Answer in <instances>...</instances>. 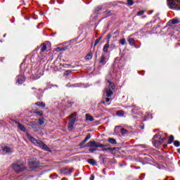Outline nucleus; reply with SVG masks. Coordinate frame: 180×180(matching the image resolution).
I'll return each mask as SVG.
<instances>
[{
	"instance_id": "obj_4",
	"label": "nucleus",
	"mask_w": 180,
	"mask_h": 180,
	"mask_svg": "<svg viewBox=\"0 0 180 180\" xmlns=\"http://www.w3.org/2000/svg\"><path fill=\"white\" fill-rule=\"evenodd\" d=\"M13 169L17 174H20V172H23V171H26V167L22 162H16L13 165Z\"/></svg>"
},
{
	"instance_id": "obj_38",
	"label": "nucleus",
	"mask_w": 180,
	"mask_h": 180,
	"mask_svg": "<svg viewBox=\"0 0 180 180\" xmlns=\"http://www.w3.org/2000/svg\"><path fill=\"white\" fill-rule=\"evenodd\" d=\"M39 123L40 126H41V124H44V120H43V119H39Z\"/></svg>"
},
{
	"instance_id": "obj_10",
	"label": "nucleus",
	"mask_w": 180,
	"mask_h": 180,
	"mask_svg": "<svg viewBox=\"0 0 180 180\" xmlns=\"http://www.w3.org/2000/svg\"><path fill=\"white\" fill-rule=\"evenodd\" d=\"M25 80V76H23L22 75H20L17 76L16 84H18V85H22V84L24 83Z\"/></svg>"
},
{
	"instance_id": "obj_18",
	"label": "nucleus",
	"mask_w": 180,
	"mask_h": 180,
	"mask_svg": "<svg viewBox=\"0 0 180 180\" xmlns=\"http://www.w3.org/2000/svg\"><path fill=\"white\" fill-rule=\"evenodd\" d=\"M121 134L124 137L127 134H129V131L124 128L121 129Z\"/></svg>"
},
{
	"instance_id": "obj_28",
	"label": "nucleus",
	"mask_w": 180,
	"mask_h": 180,
	"mask_svg": "<svg viewBox=\"0 0 180 180\" xmlns=\"http://www.w3.org/2000/svg\"><path fill=\"white\" fill-rule=\"evenodd\" d=\"M128 41H129V44L131 46H133V44H134V43H136V41H135L134 39H133V38H129V39H128Z\"/></svg>"
},
{
	"instance_id": "obj_36",
	"label": "nucleus",
	"mask_w": 180,
	"mask_h": 180,
	"mask_svg": "<svg viewBox=\"0 0 180 180\" xmlns=\"http://www.w3.org/2000/svg\"><path fill=\"white\" fill-rule=\"evenodd\" d=\"M96 150H98V148H89V153H95V151H96Z\"/></svg>"
},
{
	"instance_id": "obj_5",
	"label": "nucleus",
	"mask_w": 180,
	"mask_h": 180,
	"mask_svg": "<svg viewBox=\"0 0 180 180\" xmlns=\"http://www.w3.org/2000/svg\"><path fill=\"white\" fill-rule=\"evenodd\" d=\"M77 122V115L75 113L72 114L69 117V122L68 124V129L69 131L74 129V124H75V122Z\"/></svg>"
},
{
	"instance_id": "obj_42",
	"label": "nucleus",
	"mask_w": 180,
	"mask_h": 180,
	"mask_svg": "<svg viewBox=\"0 0 180 180\" xmlns=\"http://www.w3.org/2000/svg\"><path fill=\"white\" fill-rule=\"evenodd\" d=\"M119 129H120V127H119V126L115 127V133H116V131H117V130H119Z\"/></svg>"
},
{
	"instance_id": "obj_35",
	"label": "nucleus",
	"mask_w": 180,
	"mask_h": 180,
	"mask_svg": "<svg viewBox=\"0 0 180 180\" xmlns=\"http://www.w3.org/2000/svg\"><path fill=\"white\" fill-rule=\"evenodd\" d=\"M102 151H112V148H104L101 149Z\"/></svg>"
},
{
	"instance_id": "obj_24",
	"label": "nucleus",
	"mask_w": 180,
	"mask_h": 180,
	"mask_svg": "<svg viewBox=\"0 0 180 180\" xmlns=\"http://www.w3.org/2000/svg\"><path fill=\"white\" fill-rule=\"evenodd\" d=\"M88 162L89 164H91V165H96V160L94 159H89Z\"/></svg>"
},
{
	"instance_id": "obj_37",
	"label": "nucleus",
	"mask_w": 180,
	"mask_h": 180,
	"mask_svg": "<svg viewBox=\"0 0 180 180\" xmlns=\"http://www.w3.org/2000/svg\"><path fill=\"white\" fill-rule=\"evenodd\" d=\"M96 11H97V13H99V11H102V6L96 8Z\"/></svg>"
},
{
	"instance_id": "obj_22",
	"label": "nucleus",
	"mask_w": 180,
	"mask_h": 180,
	"mask_svg": "<svg viewBox=\"0 0 180 180\" xmlns=\"http://www.w3.org/2000/svg\"><path fill=\"white\" fill-rule=\"evenodd\" d=\"M35 105H37V106H40L41 108H46V104L43 102H37L35 103Z\"/></svg>"
},
{
	"instance_id": "obj_17",
	"label": "nucleus",
	"mask_w": 180,
	"mask_h": 180,
	"mask_svg": "<svg viewBox=\"0 0 180 180\" xmlns=\"http://www.w3.org/2000/svg\"><path fill=\"white\" fill-rule=\"evenodd\" d=\"M108 82L110 84L108 89L115 91V89L116 88V86H115V83H112L109 80H108Z\"/></svg>"
},
{
	"instance_id": "obj_8",
	"label": "nucleus",
	"mask_w": 180,
	"mask_h": 180,
	"mask_svg": "<svg viewBox=\"0 0 180 180\" xmlns=\"http://www.w3.org/2000/svg\"><path fill=\"white\" fill-rule=\"evenodd\" d=\"M29 167L31 169H34V168H37V167H39V162L32 160L29 162Z\"/></svg>"
},
{
	"instance_id": "obj_14",
	"label": "nucleus",
	"mask_w": 180,
	"mask_h": 180,
	"mask_svg": "<svg viewBox=\"0 0 180 180\" xmlns=\"http://www.w3.org/2000/svg\"><path fill=\"white\" fill-rule=\"evenodd\" d=\"M41 77V72L37 70V73L32 75V79H39Z\"/></svg>"
},
{
	"instance_id": "obj_44",
	"label": "nucleus",
	"mask_w": 180,
	"mask_h": 180,
	"mask_svg": "<svg viewBox=\"0 0 180 180\" xmlns=\"http://www.w3.org/2000/svg\"><path fill=\"white\" fill-rule=\"evenodd\" d=\"M110 98H107L105 99V103H108V102H110Z\"/></svg>"
},
{
	"instance_id": "obj_49",
	"label": "nucleus",
	"mask_w": 180,
	"mask_h": 180,
	"mask_svg": "<svg viewBox=\"0 0 180 180\" xmlns=\"http://www.w3.org/2000/svg\"><path fill=\"white\" fill-rule=\"evenodd\" d=\"M97 39L101 41V40L102 39V37H98Z\"/></svg>"
},
{
	"instance_id": "obj_30",
	"label": "nucleus",
	"mask_w": 180,
	"mask_h": 180,
	"mask_svg": "<svg viewBox=\"0 0 180 180\" xmlns=\"http://www.w3.org/2000/svg\"><path fill=\"white\" fill-rule=\"evenodd\" d=\"M127 4L129 6H133V5H134V1H133V0H127Z\"/></svg>"
},
{
	"instance_id": "obj_39",
	"label": "nucleus",
	"mask_w": 180,
	"mask_h": 180,
	"mask_svg": "<svg viewBox=\"0 0 180 180\" xmlns=\"http://www.w3.org/2000/svg\"><path fill=\"white\" fill-rule=\"evenodd\" d=\"M72 71L71 70H66L65 74V75H70V74H71Z\"/></svg>"
},
{
	"instance_id": "obj_34",
	"label": "nucleus",
	"mask_w": 180,
	"mask_h": 180,
	"mask_svg": "<svg viewBox=\"0 0 180 180\" xmlns=\"http://www.w3.org/2000/svg\"><path fill=\"white\" fill-rule=\"evenodd\" d=\"M116 48V45H115V44H112L111 45H109V49H110V50H114V49Z\"/></svg>"
},
{
	"instance_id": "obj_29",
	"label": "nucleus",
	"mask_w": 180,
	"mask_h": 180,
	"mask_svg": "<svg viewBox=\"0 0 180 180\" xmlns=\"http://www.w3.org/2000/svg\"><path fill=\"white\" fill-rule=\"evenodd\" d=\"M92 59V53H89L86 56V60H91Z\"/></svg>"
},
{
	"instance_id": "obj_3",
	"label": "nucleus",
	"mask_w": 180,
	"mask_h": 180,
	"mask_svg": "<svg viewBox=\"0 0 180 180\" xmlns=\"http://www.w3.org/2000/svg\"><path fill=\"white\" fill-rule=\"evenodd\" d=\"M167 5L170 9L180 11V0H167Z\"/></svg>"
},
{
	"instance_id": "obj_33",
	"label": "nucleus",
	"mask_w": 180,
	"mask_h": 180,
	"mask_svg": "<svg viewBox=\"0 0 180 180\" xmlns=\"http://www.w3.org/2000/svg\"><path fill=\"white\" fill-rule=\"evenodd\" d=\"M120 44H122V46H124V44H126V39H122L120 41Z\"/></svg>"
},
{
	"instance_id": "obj_2",
	"label": "nucleus",
	"mask_w": 180,
	"mask_h": 180,
	"mask_svg": "<svg viewBox=\"0 0 180 180\" xmlns=\"http://www.w3.org/2000/svg\"><path fill=\"white\" fill-rule=\"evenodd\" d=\"M165 139V137H162L161 132H160L158 134H155L153 136L152 143L155 147L158 148V147L162 144Z\"/></svg>"
},
{
	"instance_id": "obj_43",
	"label": "nucleus",
	"mask_w": 180,
	"mask_h": 180,
	"mask_svg": "<svg viewBox=\"0 0 180 180\" xmlns=\"http://www.w3.org/2000/svg\"><path fill=\"white\" fill-rule=\"evenodd\" d=\"M95 179V176L94 174H91L90 176V180H94Z\"/></svg>"
},
{
	"instance_id": "obj_26",
	"label": "nucleus",
	"mask_w": 180,
	"mask_h": 180,
	"mask_svg": "<svg viewBox=\"0 0 180 180\" xmlns=\"http://www.w3.org/2000/svg\"><path fill=\"white\" fill-rule=\"evenodd\" d=\"M117 116H120V117L124 116V111L119 110L117 112Z\"/></svg>"
},
{
	"instance_id": "obj_1",
	"label": "nucleus",
	"mask_w": 180,
	"mask_h": 180,
	"mask_svg": "<svg viewBox=\"0 0 180 180\" xmlns=\"http://www.w3.org/2000/svg\"><path fill=\"white\" fill-rule=\"evenodd\" d=\"M27 137L32 143V144H34L35 146H38L39 148H41V150H44V151H48L49 153H51V150L47 145H46L43 141L41 140H37L34 137L32 136L30 134H27Z\"/></svg>"
},
{
	"instance_id": "obj_19",
	"label": "nucleus",
	"mask_w": 180,
	"mask_h": 180,
	"mask_svg": "<svg viewBox=\"0 0 180 180\" xmlns=\"http://www.w3.org/2000/svg\"><path fill=\"white\" fill-rule=\"evenodd\" d=\"M169 22H171V25H177V23H180L178 18L172 19Z\"/></svg>"
},
{
	"instance_id": "obj_27",
	"label": "nucleus",
	"mask_w": 180,
	"mask_h": 180,
	"mask_svg": "<svg viewBox=\"0 0 180 180\" xmlns=\"http://www.w3.org/2000/svg\"><path fill=\"white\" fill-rule=\"evenodd\" d=\"M174 135H171L170 137L169 138V141L167 143L172 144V143H174Z\"/></svg>"
},
{
	"instance_id": "obj_20",
	"label": "nucleus",
	"mask_w": 180,
	"mask_h": 180,
	"mask_svg": "<svg viewBox=\"0 0 180 180\" xmlns=\"http://www.w3.org/2000/svg\"><path fill=\"white\" fill-rule=\"evenodd\" d=\"M86 120H88L89 122H94V120H95L94 119V117L89 114L86 115Z\"/></svg>"
},
{
	"instance_id": "obj_15",
	"label": "nucleus",
	"mask_w": 180,
	"mask_h": 180,
	"mask_svg": "<svg viewBox=\"0 0 180 180\" xmlns=\"http://www.w3.org/2000/svg\"><path fill=\"white\" fill-rule=\"evenodd\" d=\"M105 92H106V96L108 98H110V96L113 95V90L110 89H106Z\"/></svg>"
},
{
	"instance_id": "obj_32",
	"label": "nucleus",
	"mask_w": 180,
	"mask_h": 180,
	"mask_svg": "<svg viewBox=\"0 0 180 180\" xmlns=\"http://www.w3.org/2000/svg\"><path fill=\"white\" fill-rule=\"evenodd\" d=\"M174 146L175 147H179L180 146V142L179 141H174Z\"/></svg>"
},
{
	"instance_id": "obj_45",
	"label": "nucleus",
	"mask_w": 180,
	"mask_h": 180,
	"mask_svg": "<svg viewBox=\"0 0 180 180\" xmlns=\"http://www.w3.org/2000/svg\"><path fill=\"white\" fill-rule=\"evenodd\" d=\"M139 147H141V148H146V145H139Z\"/></svg>"
},
{
	"instance_id": "obj_13",
	"label": "nucleus",
	"mask_w": 180,
	"mask_h": 180,
	"mask_svg": "<svg viewBox=\"0 0 180 180\" xmlns=\"http://www.w3.org/2000/svg\"><path fill=\"white\" fill-rule=\"evenodd\" d=\"M2 150L4 153H6L7 154L13 153V150L8 146L2 147Z\"/></svg>"
},
{
	"instance_id": "obj_23",
	"label": "nucleus",
	"mask_w": 180,
	"mask_h": 180,
	"mask_svg": "<svg viewBox=\"0 0 180 180\" xmlns=\"http://www.w3.org/2000/svg\"><path fill=\"white\" fill-rule=\"evenodd\" d=\"M41 53H44V51L45 50H47V45H46L45 44H42L41 45Z\"/></svg>"
},
{
	"instance_id": "obj_25",
	"label": "nucleus",
	"mask_w": 180,
	"mask_h": 180,
	"mask_svg": "<svg viewBox=\"0 0 180 180\" xmlns=\"http://www.w3.org/2000/svg\"><path fill=\"white\" fill-rule=\"evenodd\" d=\"M112 11H110V10H107L105 11L103 13L105 16V18H109V16H110V15H112L111 13Z\"/></svg>"
},
{
	"instance_id": "obj_41",
	"label": "nucleus",
	"mask_w": 180,
	"mask_h": 180,
	"mask_svg": "<svg viewBox=\"0 0 180 180\" xmlns=\"http://www.w3.org/2000/svg\"><path fill=\"white\" fill-rule=\"evenodd\" d=\"M39 92H40V94H43V92H44V91H43V90H41V89L37 90V94H39Z\"/></svg>"
},
{
	"instance_id": "obj_47",
	"label": "nucleus",
	"mask_w": 180,
	"mask_h": 180,
	"mask_svg": "<svg viewBox=\"0 0 180 180\" xmlns=\"http://www.w3.org/2000/svg\"><path fill=\"white\" fill-rule=\"evenodd\" d=\"M103 173L104 174V175H106V169H103Z\"/></svg>"
},
{
	"instance_id": "obj_48",
	"label": "nucleus",
	"mask_w": 180,
	"mask_h": 180,
	"mask_svg": "<svg viewBox=\"0 0 180 180\" xmlns=\"http://www.w3.org/2000/svg\"><path fill=\"white\" fill-rule=\"evenodd\" d=\"M31 126H32V127H33V129H34L36 127V125H34L33 124H32Z\"/></svg>"
},
{
	"instance_id": "obj_21",
	"label": "nucleus",
	"mask_w": 180,
	"mask_h": 180,
	"mask_svg": "<svg viewBox=\"0 0 180 180\" xmlns=\"http://www.w3.org/2000/svg\"><path fill=\"white\" fill-rule=\"evenodd\" d=\"M108 143H110V144H117V142L116 141V139H113V138H109L108 139Z\"/></svg>"
},
{
	"instance_id": "obj_50",
	"label": "nucleus",
	"mask_w": 180,
	"mask_h": 180,
	"mask_svg": "<svg viewBox=\"0 0 180 180\" xmlns=\"http://www.w3.org/2000/svg\"><path fill=\"white\" fill-rule=\"evenodd\" d=\"M32 89H34V88H32Z\"/></svg>"
},
{
	"instance_id": "obj_46",
	"label": "nucleus",
	"mask_w": 180,
	"mask_h": 180,
	"mask_svg": "<svg viewBox=\"0 0 180 180\" xmlns=\"http://www.w3.org/2000/svg\"><path fill=\"white\" fill-rule=\"evenodd\" d=\"M68 68H70V67H71V68H74V66H71V65H66Z\"/></svg>"
},
{
	"instance_id": "obj_40",
	"label": "nucleus",
	"mask_w": 180,
	"mask_h": 180,
	"mask_svg": "<svg viewBox=\"0 0 180 180\" xmlns=\"http://www.w3.org/2000/svg\"><path fill=\"white\" fill-rule=\"evenodd\" d=\"M99 39H96L95 44H94V47L99 43Z\"/></svg>"
},
{
	"instance_id": "obj_12",
	"label": "nucleus",
	"mask_w": 180,
	"mask_h": 180,
	"mask_svg": "<svg viewBox=\"0 0 180 180\" xmlns=\"http://www.w3.org/2000/svg\"><path fill=\"white\" fill-rule=\"evenodd\" d=\"M72 172V169L65 168L62 170V174H63L64 175H71Z\"/></svg>"
},
{
	"instance_id": "obj_6",
	"label": "nucleus",
	"mask_w": 180,
	"mask_h": 180,
	"mask_svg": "<svg viewBox=\"0 0 180 180\" xmlns=\"http://www.w3.org/2000/svg\"><path fill=\"white\" fill-rule=\"evenodd\" d=\"M86 147H94L95 148H103V147H106V145H103L95 141H90L89 143H86Z\"/></svg>"
},
{
	"instance_id": "obj_31",
	"label": "nucleus",
	"mask_w": 180,
	"mask_h": 180,
	"mask_svg": "<svg viewBox=\"0 0 180 180\" xmlns=\"http://www.w3.org/2000/svg\"><path fill=\"white\" fill-rule=\"evenodd\" d=\"M145 12H146L145 11H141L138 12V13L136 14V16H143V15H144Z\"/></svg>"
},
{
	"instance_id": "obj_7",
	"label": "nucleus",
	"mask_w": 180,
	"mask_h": 180,
	"mask_svg": "<svg viewBox=\"0 0 180 180\" xmlns=\"http://www.w3.org/2000/svg\"><path fill=\"white\" fill-rule=\"evenodd\" d=\"M112 37V35L110 34H108V36H107V44H105L103 48V51L104 53H108L109 51V43H110V38Z\"/></svg>"
},
{
	"instance_id": "obj_16",
	"label": "nucleus",
	"mask_w": 180,
	"mask_h": 180,
	"mask_svg": "<svg viewBox=\"0 0 180 180\" xmlns=\"http://www.w3.org/2000/svg\"><path fill=\"white\" fill-rule=\"evenodd\" d=\"M17 124H18V129L21 130V131H26V128L25 126H23L22 124H20L19 122H15Z\"/></svg>"
},
{
	"instance_id": "obj_11",
	"label": "nucleus",
	"mask_w": 180,
	"mask_h": 180,
	"mask_svg": "<svg viewBox=\"0 0 180 180\" xmlns=\"http://www.w3.org/2000/svg\"><path fill=\"white\" fill-rule=\"evenodd\" d=\"M91 139V134H87L86 136L85 137L84 140L82 141L80 143V148H85V146H84V144L88 141Z\"/></svg>"
},
{
	"instance_id": "obj_9",
	"label": "nucleus",
	"mask_w": 180,
	"mask_h": 180,
	"mask_svg": "<svg viewBox=\"0 0 180 180\" xmlns=\"http://www.w3.org/2000/svg\"><path fill=\"white\" fill-rule=\"evenodd\" d=\"M108 63V57H106V55L105 53H103L100 58L99 63L102 65H105Z\"/></svg>"
}]
</instances>
